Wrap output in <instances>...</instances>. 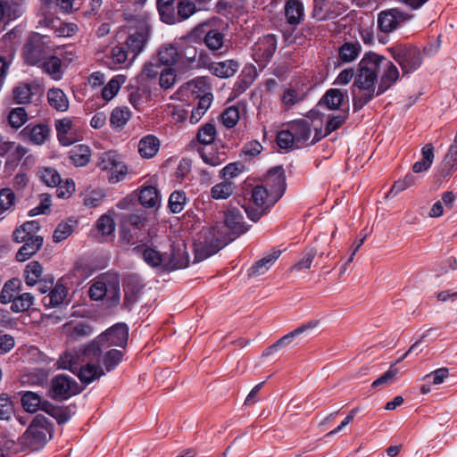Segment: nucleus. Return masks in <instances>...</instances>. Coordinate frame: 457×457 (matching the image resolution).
Segmentation results:
<instances>
[{
	"instance_id": "f257e3e1",
	"label": "nucleus",
	"mask_w": 457,
	"mask_h": 457,
	"mask_svg": "<svg viewBox=\"0 0 457 457\" xmlns=\"http://www.w3.org/2000/svg\"><path fill=\"white\" fill-rule=\"evenodd\" d=\"M399 79L397 67L385 56L366 53L358 64L353 85V111L362 109L375 96L386 92Z\"/></svg>"
},
{
	"instance_id": "f03ea898",
	"label": "nucleus",
	"mask_w": 457,
	"mask_h": 457,
	"mask_svg": "<svg viewBox=\"0 0 457 457\" xmlns=\"http://www.w3.org/2000/svg\"><path fill=\"white\" fill-rule=\"evenodd\" d=\"M102 350L96 343H90L81 350V359L75 374L86 385L105 375L100 365Z\"/></svg>"
},
{
	"instance_id": "7ed1b4c3",
	"label": "nucleus",
	"mask_w": 457,
	"mask_h": 457,
	"mask_svg": "<svg viewBox=\"0 0 457 457\" xmlns=\"http://www.w3.org/2000/svg\"><path fill=\"white\" fill-rule=\"evenodd\" d=\"M53 426L43 415H37L27 430L19 438L21 448L37 451L42 448L52 437Z\"/></svg>"
},
{
	"instance_id": "20e7f679",
	"label": "nucleus",
	"mask_w": 457,
	"mask_h": 457,
	"mask_svg": "<svg viewBox=\"0 0 457 457\" xmlns=\"http://www.w3.org/2000/svg\"><path fill=\"white\" fill-rule=\"evenodd\" d=\"M230 238H221L220 228L214 227L204 232L195 243V260L202 262L220 251L224 245L230 242Z\"/></svg>"
},
{
	"instance_id": "39448f33",
	"label": "nucleus",
	"mask_w": 457,
	"mask_h": 457,
	"mask_svg": "<svg viewBox=\"0 0 457 457\" xmlns=\"http://www.w3.org/2000/svg\"><path fill=\"white\" fill-rule=\"evenodd\" d=\"M280 198V196H275V194L269 190L267 187L256 186L252 190V200L256 207H245V212L251 220L256 222Z\"/></svg>"
},
{
	"instance_id": "423d86ee",
	"label": "nucleus",
	"mask_w": 457,
	"mask_h": 457,
	"mask_svg": "<svg viewBox=\"0 0 457 457\" xmlns=\"http://www.w3.org/2000/svg\"><path fill=\"white\" fill-rule=\"evenodd\" d=\"M97 167L106 172L109 182L115 184L123 180L128 173V167L121 156L114 152L108 151L99 154Z\"/></svg>"
},
{
	"instance_id": "0eeeda50",
	"label": "nucleus",
	"mask_w": 457,
	"mask_h": 457,
	"mask_svg": "<svg viewBox=\"0 0 457 457\" xmlns=\"http://www.w3.org/2000/svg\"><path fill=\"white\" fill-rule=\"evenodd\" d=\"M392 57L401 66L403 74L418 70L422 63V54L412 46L398 45L388 49Z\"/></svg>"
},
{
	"instance_id": "6e6552de",
	"label": "nucleus",
	"mask_w": 457,
	"mask_h": 457,
	"mask_svg": "<svg viewBox=\"0 0 457 457\" xmlns=\"http://www.w3.org/2000/svg\"><path fill=\"white\" fill-rule=\"evenodd\" d=\"M80 390L76 380L68 375L59 374L51 380L49 396L56 401H63L78 395Z\"/></svg>"
},
{
	"instance_id": "1a4fd4ad",
	"label": "nucleus",
	"mask_w": 457,
	"mask_h": 457,
	"mask_svg": "<svg viewBox=\"0 0 457 457\" xmlns=\"http://www.w3.org/2000/svg\"><path fill=\"white\" fill-rule=\"evenodd\" d=\"M129 339V328L124 323H118L98 336L91 343H96L100 349L110 346H119L124 348Z\"/></svg>"
},
{
	"instance_id": "9d476101",
	"label": "nucleus",
	"mask_w": 457,
	"mask_h": 457,
	"mask_svg": "<svg viewBox=\"0 0 457 457\" xmlns=\"http://www.w3.org/2000/svg\"><path fill=\"white\" fill-rule=\"evenodd\" d=\"M411 18V15L398 8L384 10L378 15V28L381 32L387 34L398 29L403 22Z\"/></svg>"
},
{
	"instance_id": "9b49d317",
	"label": "nucleus",
	"mask_w": 457,
	"mask_h": 457,
	"mask_svg": "<svg viewBox=\"0 0 457 457\" xmlns=\"http://www.w3.org/2000/svg\"><path fill=\"white\" fill-rule=\"evenodd\" d=\"M277 49V39L274 35H265L258 39L253 46V60L260 64H266L273 56Z\"/></svg>"
},
{
	"instance_id": "f8f14e48",
	"label": "nucleus",
	"mask_w": 457,
	"mask_h": 457,
	"mask_svg": "<svg viewBox=\"0 0 457 457\" xmlns=\"http://www.w3.org/2000/svg\"><path fill=\"white\" fill-rule=\"evenodd\" d=\"M289 129L294 136L296 148L308 145L309 144H315L323 137L316 133L314 137L311 140V123L306 120H298L291 122Z\"/></svg>"
},
{
	"instance_id": "ddd939ff",
	"label": "nucleus",
	"mask_w": 457,
	"mask_h": 457,
	"mask_svg": "<svg viewBox=\"0 0 457 457\" xmlns=\"http://www.w3.org/2000/svg\"><path fill=\"white\" fill-rule=\"evenodd\" d=\"M26 62L31 65L40 64L45 57L43 37L37 34L29 38L23 48Z\"/></svg>"
},
{
	"instance_id": "4468645a",
	"label": "nucleus",
	"mask_w": 457,
	"mask_h": 457,
	"mask_svg": "<svg viewBox=\"0 0 457 457\" xmlns=\"http://www.w3.org/2000/svg\"><path fill=\"white\" fill-rule=\"evenodd\" d=\"M342 7L337 0H314L312 17L317 21L331 20L337 17Z\"/></svg>"
},
{
	"instance_id": "2eb2a0df",
	"label": "nucleus",
	"mask_w": 457,
	"mask_h": 457,
	"mask_svg": "<svg viewBox=\"0 0 457 457\" xmlns=\"http://www.w3.org/2000/svg\"><path fill=\"white\" fill-rule=\"evenodd\" d=\"M225 226L229 230V234L228 236L221 235V238H230L231 241L247 231V227L244 222V216L240 210L237 208H231L226 212ZM220 233L222 234L220 231Z\"/></svg>"
},
{
	"instance_id": "dca6fc26",
	"label": "nucleus",
	"mask_w": 457,
	"mask_h": 457,
	"mask_svg": "<svg viewBox=\"0 0 457 457\" xmlns=\"http://www.w3.org/2000/svg\"><path fill=\"white\" fill-rule=\"evenodd\" d=\"M188 255L185 245H173L170 253L164 256V270H175L188 266Z\"/></svg>"
},
{
	"instance_id": "f3484780",
	"label": "nucleus",
	"mask_w": 457,
	"mask_h": 457,
	"mask_svg": "<svg viewBox=\"0 0 457 457\" xmlns=\"http://www.w3.org/2000/svg\"><path fill=\"white\" fill-rule=\"evenodd\" d=\"M318 323L319 322L317 320H312L296 328L293 331L282 337L280 339H278L276 343L269 346L267 349H265V351L263 352V355H270L275 352H278L279 349L287 345H289L296 337L313 329L314 328L317 327Z\"/></svg>"
},
{
	"instance_id": "a211bd4d",
	"label": "nucleus",
	"mask_w": 457,
	"mask_h": 457,
	"mask_svg": "<svg viewBox=\"0 0 457 457\" xmlns=\"http://www.w3.org/2000/svg\"><path fill=\"white\" fill-rule=\"evenodd\" d=\"M318 323L319 322L317 320H312L296 328L293 331L282 337L280 339H278L276 343L269 346L267 349H265V351L263 352V355H270L275 352H278L279 349L287 345H289L296 337L313 329L314 328L317 327Z\"/></svg>"
},
{
	"instance_id": "6ab92c4d",
	"label": "nucleus",
	"mask_w": 457,
	"mask_h": 457,
	"mask_svg": "<svg viewBox=\"0 0 457 457\" xmlns=\"http://www.w3.org/2000/svg\"><path fill=\"white\" fill-rule=\"evenodd\" d=\"M318 323L319 322L317 320H312L296 328L293 331L282 337L280 339H278L276 343L269 346L267 349H265V351L263 352V355H270L275 352H278L279 349L287 345H289L296 337L313 329L314 328L317 327Z\"/></svg>"
},
{
	"instance_id": "aec40b11",
	"label": "nucleus",
	"mask_w": 457,
	"mask_h": 457,
	"mask_svg": "<svg viewBox=\"0 0 457 457\" xmlns=\"http://www.w3.org/2000/svg\"><path fill=\"white\" fill-rule=\"evenodd\" d=\"M262 186L267 187L269 190L275 194V196H282L285 188V174L282 167H274L270 169L263 179Z\"/></svg>"
},
{
	"instance_id": "412c9836",
	"label": "nucleus",
	"mask_w": 457,
	"mask_h": 457,
	"mask_svg": "<svg viewBox=\"0 0 457 457\" xmlns=\"http://www.w3.org/2000/svg\"><path fill=\"white\" fill-rule=\"evenodd\" d=\"M348 98L347 90L330 88L326 91L318 105L328 110H339L344 101Z\"/></svg>"
},
{
	"instance_id": "4be33fe9",
	"label": "nucleus",
	"mask_w": 457,
	"mask_h": 457,
	"mask_svg": "<svg viewBox=\"0 0 457 457\" xmlns=\"http://www.w3.org/2000/svg\"><path fill=\"white\" fill-rule=\"evenodd\" d=\"M132 251L134 253L141 255L148 265L162 266L164 269V256L157 250L142 245L135 246Z\"/></svg>"
},
{
	"instance_id": "5701e85b",
	"label": "nucleus",
	"mask_w": 457,
	"mask_h": 457,
	"mask_svg": "<svg viewBox=\"0 0 457 457\" xmlns=\"http://www.w3.org/2000/svg\"><path fill=\"white\" fill-rule=\"evenodd\" d=\"M55 129L59 142L68 146L75 142V138L71 133L72 120L71 118H62L55 121Z\"/></svg>"
},
{
	"instance_id": "b1692460",
	"label": "nucleus",
	"mask_w": 457,
	"mask_h": 457,
	"mask_svg": "<svg viewBox=\"0 0 457 457\" xmlns=\"http://www.w3.org/2000/svg\"><path fill=\"white\" fill-rule=\"evenodd\" d=\"M160 62L167 66L178 64L182 62V53L175 44H167L158 52Z\"/></svg>"
},
{
	"instance_id": "393cba45",
	"label": "nucleus",
	"mask_w": 457,
	"mask_h": 457,
	"mask_svg": "<svg viewBox=\"0 0 457 457\" xmlns=\"http://www.w3.org/2000/svg\"><path fill=\"white\" fill-rule=\"evenodd\" d=\"M285 14L289 24L298 25L304 18V7L303 3L300 0H287Z\"/></svg>"
},
{
	"instance_id": "a878e982",
	"label": "nucleus",
	"mask_w": 457,
	"mask_h": 457,
	"mask_svg": "<svg viewBox=\"0 0 457 457\" xmlns=\"http://www.w3.org/2000/svg\"><path fill=\"white\" fill-rule=\"evenodd\" d=\"M238 66L235 60H226L211 63L209 70L212 75L225 79L232 77L237 71Z\"/></svg>"
},
{
	"instance_id": "bb28decb",
	"label": "nucleus",
	"mask_w": 457,
	"mask_h": 457,
	"mask_svg": "<svg viewBox=\"0 0 457 457\" xmlns=\"http://www.w3.org/2000/svg\"><path fill=\"white\" fill-rule=\"evenodd\" d=\"M280 256V251H273L258 262H256L248 270L249 277H257L263 275L274 264Z\"/></svg>"
},
{
	"instance_id": "cd10ccee",
	"label": "nucleus",
	"mask_w": 457,
	"mask_h": 457,
	"mask_svg": "<svg viewBox=\"0 0 457 457\" xmlns=\"http://www.w3.org/2000/svg\"><path fill=\"white\" fill-rule=\"evenodd\" d=\"M42 237H32L24 242V245L19 249L16 259L18 262H25L35 254L43 245Z\"/></svg>"
},
{
	"instance_id": "c85d7f7f",
	"label": "nucleus",
	"mask_w": 457,
	"mask_h": 457,
	"mask_svg": "<svg viewBox=\"0 0 457 457\" xmlns=\"http://www.w3.org/2000/svg\"><path fill=\"white\" fill-rule=\"evenodd\" d=\"M245 113V106L241 104L228 107L221 113V122L228 128L231 129L237 125L238 120Z\"/></svg>"
},
{
	"instance_id": "c756f323",
	"label": "nucleus",
	"mask_w": 457,
	"mask_h": 457,
	"mask_svg": "<svg viewBox=\"0 0 457 457\" xmlns=\"http://www.w3.org/2000/svg\"><path fill=\"white\" fill-rule=\"evenodd\" d=\"M63 330L71 341L79 340L91 336L93 333L92 327L83 322L77 324L66 323L63 326Z\"/></svg>"
},
{
	"instance_id": "7c9ffc66",
	"label": "nucleus",
	"mask_w": 457,
	"mask_h": 457,
	"mask_svg": "<svg viewBox=\"0 0 457 457\" xmlns=\"http://www.w3.org/2000/svg\"><path fill=\"white\" fill-rule=\"evenodd\" d=\"M204 44L212 52L220 51L225 46V35L219 29H211L204 37Z\"/></svg>"
},
{
	"instance_id": "2f4dec72",
	"label": "nucleus",
	"mask_w": 457,
	"mask_h": 457,
	"mask_svg": "<svg viewBox=\"0 0 457 457\" xmlns=\"http://www.w3.org/2000/svg\"><path fill=\"white\" fill-rule=\"evenodd\" d=\"M67 295V290L62 284H56L50 293L44 296L42 303L46 308H54L62 303Z\"/></svg>"
},
{
	"instance_id": "473e14b6",
	"label": "nucleus",
	"mask_w": 457,
	"mask_h": 457,
	"mask_svg": "<svg viewBox=\"0 0 457 457\" xmlns=\"http://www.w3.org/2000/svg\"><path fill=\"white\" fill-rule=\"evenodd\" d=\"M47 101L51 107L58 112H65L69 108V100L60 88H50L47 92Z\"/></svg>"
},
{
	"instance_id": "72a5a7b5",
	"label": "nucleus",
	"mask_w": 457,
	"mask_h": 457,
	"mask_svg": "<svg viewBox=\"0 0 457 457\" xmlns=\"http://www.w3.org/2000/svg\"><path fill=\"white\" fill-rule=\"evenodd\" d=\"M197 97L199 98L197 106L193 108L189 117V121L192 124L197 123L202 119L210 108L213 98L212 93H204L202 96H198Z\"/></svg>"
},
{
	"instance_id": "f704fd0d",
	"label": "nucleus",
	"mask_w": 457,
	"mask_h": 457,
	"mask_svg": "<svg viewBox=\"0 0 457 457\" xmlns=\"http://www.w3.org/2000/svg\"><path fill=\"white\" fill-rule=\"evenodd\" d=\"M159 146V139L153 135H148L139 141L138 152L144 158H152L157 154Z\"/></svg>"
},
{
	"instance_id": "c9c22d12",
	"label": "nucleus",
	"mask_w": 457,
	"mask_h": 457,
	"mask_svg": "<svg viewBox=\"0 0 457 457\" xmlns=\"http://www.w3.org/2000/svg\"><path fill=\"white\" fill-rule=\"evenodd\" d=\"M111 275H112V273L103 274L99 277L98 280L90 287L88 293L92 300H102L105 296L106 292H108Z\"/></svg>"
},
{
	"instance_id": "e433bc0d",
	"label": "nucleus",
	"mask_w": 457,
	"mask_h": 457,
	"mask_svg": "<svg viewBox=\"0 0 457 457\" xmlns=\"http://www.w3.org/2000/svg\"><path fill=\"white\" fill-rule=\"evenodd\" d=\"M422 159L416 162L412 166L414 173L427 171L432 165L434 161V146L432 144L425 145L421 149Z\"/></svg>"
},
{
	"instance_id": "4c0bfd02",
	"label": "nucleus",
	"mask_w": 457,
	"mask_h": 457,
	"mask_svg": "<svg viewBox=\"0 0 457 457\" xmlns=\"http://www.w3.org/2000/svg\"><path fill=\"white\" fill-rule=\"evenodd\" d=\"M161 201L159 192L153 186L143 187L139 192V202L146 208H154Z\"/></svg>"
},
{
	"instance_id": "58836bf2",
	"label": "nucleus",
	"mask_w": 457,
	"mask_h": 457,
	"mask_svg": "<svg viewBox=\"0 0 457 457\" xmlns=\"http://www.w3.org/2000/svg\"><path fill=\"white\" fill-rule=\"evenodd\" d=\"M22 132L24 135H27L34 144L42 145L47 139L50 129L46 125L38 124L33 127L28 126Z\"/></svg>"
},
{
	"instance_id": "ea45409f",
	"label": "nucleus",
	"mask_w": 457,
	"mask_h": 457,
	"mask_svg": "<svg viewBox=\"0 0 457 457\" xmlns=\"http://www.w3.org/2000/svg\"><path fill=\"white\" fill-rule=\"evenodd\" d=\"M80 359L81 351L76 353L65 352L60 355L56 364L58 369L68 370L75 374L76 370H78V366L79 365Z\"/></svg>"
},
{
	"instance_id": "a19ab883",
	"label": "nucleus",
	"mask_w": 457,
	"mask_h": 457,
	"mask_svg": "<svg viewBox=\"0 0 457 457\" xmlns=\"http://www.w3.org/2000/svg\"><path fill=\"white\" fill-rule=\"evenodd\" d=\"M46 73L50 75L54 79L59 80L62 79V62L57 56L46 57L40 63Z\"/></svg>"
},
{
	"instance_id": "79ce46f5",
	"label": "nucleus",
	"mask_w": 457,
	"mask_h": 457,
	"mask_svg": "<svg viewBox=\"0 0 457 457\" xmlns=\"http://www.w3.org/2000/svg\"><path fill=\"white\" fill-rule=\"evenodd\" d=\"M90 156V148L84 145H79L71 152L70 159L73 165L77 167H83L89 162Z\"/></svg>"
},
{
	"instance_id": "37998d69",
	"label": "nucleus",
	"mask_w": 457,
	"mask_h": 457,
	"mask_svg": "<svg viewBox=\"0 0 457 457\" xmlns=\"http://www.w3.org/2000/svg\"><path fill=\"white\" fill-rule=\"evenodd\" d=\"M108 305L110 307L117 306L120 300V278L116 273L111 275V279L108 285V292L105 296Z\"/></svg>"
},
{
	"instance_id": "c03bdc74",
	"label": "nucleus",
	"mask_w": 457,
	"mask_h": 457,
	"mask_svg": "<svg viewBox=\"0 0 457 457\" xmlns=\"http://www.w3.org/2000/svg\"><path fill=\"white\" fill-rule=\"evenodd\" d=\"M131 118V112L128 107H117L111 113V126L115 129H122Z\"/></svg>"
},
{
	"instance_id": "a18cd8bd",
	"label": "nucleus",
	"mask_w": 457,
	"mask_h": 457,
	"mask_svg": "<svg viewBox=\"0 0 457 457\" xmlns=\"http://www.w3.org/2000/svg\"><path fill=\"white\" fill-rule=\"evenodd\" d=\"M32 86L27 83H20L12 90V99L17 104H28L33 96Z\"/></svg>"
},
{
	"instance_id": "49530a36",
	"label": "nucleus",
	"mask_w": 457,
	"mask_h": 457,
	"mask_svg": "<svg viewBox=\"0 0 457 457\" xmlns=\"http://www.w3.org/2000/svg\"><path fill=\"white\" fill-rule=\"evenodd\" d=\"M199 154L203 161L210 166H220L227 160V155L224 151H206L205 149H199Z\"/></svg>"
},
{
	"instance_id": "de8ad7c7",
	"label": "nucleus",
	"mask_w": 457,
	"mask_h": 457,
	"mask_svg": "<svg viewBox=\"0 0 457 457\" xmlns=\"http://www.w3.org/2000/svg\"><path fill=\"white\" fill-rule=\"evenodd\" d=\"M128 54L124 47L122 46H114L111 50L110 56L107 57L106 64L111 69H118L121 64H124L127 62Z\"/></svg>"
},
{
	"instance_id": "09e8293b",
	"label": "nucleus",
	"mask_w": 457,
	"mask_h": 457,
	"mask_svg": "<svg viewBox=\"0 0 457 457\" xmlns=\"http://www.w3.org/2000/svg\"><path fill=\"white\" fill-rule=\"evenodd\" d=\"M187 202L186 193L181 190H176L169 197L168 207L172 213H179L185 208Z\"/></svg>"
},
{
	"instance_id": "8fccbe9b",
	"label": "nucleus",
	"mask_w": 457,
	"mask_h": 457,
	"mask_svg": "<svg viewBox=\"0 0 457 457\" xmlns=\"http://www.w3.org/2000/svg\"><path fill=\"white\" fill-rule=\"evenodd\" d=\"M21 404L26 411L33 413L39 410L42 400L39 395L31 391H26L22 395Z\"/></svg>"
},
{
	"instance_id": "3c124183",
	"label": "nucleus",
	"mask_w": 457,
	"mask_h": 457,
	"mask_svg": "<svg viewBox=\"0 0 457 457\" xmlns=\"http://www.w3.org/2000/svg\"><path fill=\"white\" fill-rule=\"evenodd\" d=\"M361 52V46L355 43H345L339 48V59L343 62L354 61Z\"/></svg>"
},
{
	"instance_id": "603ef678",
	"label": "nucleus",
	"mask_w": 457,
	"mask_h": 457,
	"mask_svg": "<svg viewBox=\"0 0 457 457\" xmlns=\"http://www.w3.org/2000/svg\"><path fill=\"white\" fill-rule=\"evenodd\" d=\"M43 273V267L38 262H29L25 269V281L29 286H35Z\"/></svg>"
},
{
	"instance_id": "864d4df0",
	"label": "nucleus",
	"mask_w": 457,
	"mask_h": 457,
	"mask_svg": "<svg viewBox=\"0 0 457 457\" xmlns=\"http://www.w3.org/2000/svg\"><path fill=\"white\" fill-rule=\"evenodd\" d=\"M34 303V296L29 293H23L16 295L11 305L13 312H23L29 310Z\"/></svg>"
},
{
	"instance_id": "5fc2aeb1",
	"label": "nucleus",
	"mask_w": 457,
	"mask_h": 457,
	"mask_svg": "<svg viewBox=\"0 0 457 457\" xmlns=\"http://www.w3.org/2000/svg\"><path fill=\"white\" fill-rule=\"evenodd\" d=\"M123 353L120 350L112 349L103 356V363L107 372L114 370L122 361Z\"/></svg>"
},
{
	"instance_id": "6e6d98bb",
	"label": "nucleus",
	"mask_w": 457,
	"mask_h": 457,
	"mask_svg": "<svg viewBox=\"0 0 457 457\" xmlns=\"http://www.w3.org/2000/svg\"><path fill=\"white\" fill-rule=\"evenodd\" d=\"M235 186L230 181H223L212 187L211 194L214 199H227L234 192Z\"/></svg>"
},
{
	"instance_id": "4d7b16f0",
	"label": "nucleus",
	"mask_w": 457,
	"mask_h": 457,
	"mask_svg": "<svg viewBox=\"0 0 457 457\" xmlns=\"http://www.w3.org/2000/svg\"><path fill=\"white\" fill-rule=\"evenodd\" d=\"M28 120V113L23 107H16L10 111L8 122L11 127L19 129Z\"/></svg>"
},
{
	"instance_id": "13d9d810",
	"label": "nucleus",
	"mask_w": 457,
	"mask_h": 457,
	"mask_svg": "<svg viewBox=\"0 0 457 457\" xmlns=\"http://www.w3.org/2000/svg\"><path fill=\"white\" fill-rule=\"evenodd\" d=\"M19 281L18 280H10L5 283L2 288L0 293V303L3 304H6L9 303H13V300L16 297V291L18 289Z\"/></svg>"
},
{
	"instance_id": "bf43d9fd",
	"label": "nucleus",
	"mask_w": 457,
	"mask_h": 457,
	"mask_svg": "<svg viewBox=\"0 0 457 457\" xmlns=\"http://www.w3.org/2000/svg\"><path fill=\"white\" fill-rule=\"evenodd\" d=\"M316 255L317 251L314 248L306 249L303 253V257L291 268V270L293 271H303L309 270Z\"/></svg>"
},
{
	"instance_id": "052dcab7",
	"label": "nucleus",
	"mask_w": 457,
	"mask_h": 457,
	"mask_svg": "<svg viewBox=\"0 0 457 457\" xmlns=\"http://www.w3.org/2000/svg\"><path fill=\"white\" fill-rule=\"evenodd\" d=\"M41 180L48 187H56L62 179L58 171L53 168H42L38 171Z\"/></svg>"
},
{
	"instance_id": "680f3d73",
	"label": "nucleus",
	"mask_w": 457,
	"mask_h": 457,
	"mask_svg": "<svg viewBox=\"0 0 457 457\" xmlns=\"http://www.w3.org/2000/svg\"><path fill=\"white\" fill-rule=\"evenodd\" d=\"M14 413L13 403L7 394L0 395V420H9Z\"/></svg>"
},
{
	"instance_id": "e2e57ef3",
	"label": "nucleus",
	"mask_w": 457,
	"mask_h": 457,
	"mask_svg": "<svg viewBox=\"0 0 457 457\" xmlns=\"http://www.w3.org/2000/svg\"><path fill=\"white\" fill-rule=\"evenodd\" d=\"M444 166L448 170L445 173L443 171V175L445 177L449 174L450 170L457 167V130L453 143L450 145L448 152L445 155Z\"/></svg>"
},
{
	"instance_id": "0e129e2a",
	"label": "nucleus",
	"mask_w": 457,
	"mask_h": 457,
	"mask_svg": "<svg viewBox=\"0 0 457 457\" xmlns=\"http://www.w3.org/2000/svg\"><path fill=\"white\" fill-rule=\"evenodd\" d=\"M121 226L139 232L145 226V218L137 213L125 215L122 219Z\"/></svg>"
},
{
	"instance_id": "69168bd1",
	"label": "nucleus",
	"mask_w": 457,
	"mask_h": 457,
	"mask_svg": "<svg viewBox=\"0 0 457 457\" xmlns=\"http://www.w3.org/2000/svg\"><path fill=\"white\" fill-rule=\"evenodd\" d=\"M216 137V129L212 123H206L198 131L197 139L203 145L212 144Z\"/></svg>"
},
{
	"instance_id": "338daca9",
	"label": "nucleus",
	"mask_w": 457,
	"mask_h": 457,
	"mask_svg": "<svg viewBox=\"0 0 457 457\" xmlns=\"http://www.w3.org/2000/svg\"><path fill=\"white\" fill-rule=\"evenodd\" d=\"M15 195L10 188L0 190V215L10 211L14 205Z\"/></svg>"
},
{
	"instance_id": "774afa93",
	"label": "nucleus",
	"mask_w": 457,
	"mask_h": 457,
	"mask_svg": "<svg viewBox=\"0 0 457 457\" xmlns=\"http://www.w3.org/2000/svg\"><path fill=\"white\" fill-rule=\"evenodd\" d=\"M347 117L348 111L331 116L326 124L325 134L323 136H327L339 129L345 122Z\"/></svg>"
}]
</instances>
